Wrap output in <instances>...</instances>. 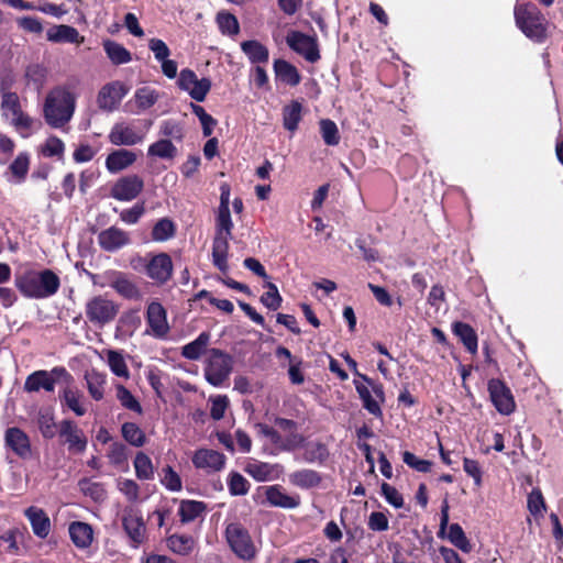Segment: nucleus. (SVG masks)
<instances>
[{"instance_id": "60", "label": "nucleus", "mask_w": 563, "mask_h": 563, "mask_svg": "<svg viewBox=\"0 0 563 563\" xmlns=\"http://www.w3.org/2000/svg\"><path fill=\"white\" fill-rule=\"evenodd\" d=\"M162 484L172 492H178L181 489V478L177 472L169 465H166L163 470Z\"/></svg>"}, {"instance_id": "25", "label": "nucleus", "mask_w": 563, "mask_h": 563, "mask_svg": "<svg viewBox=\"0 0 563 563\" xmlns=\"http://www.w3.org/2000/svg\"><path fill=\"white\" fill-rule=\"evenodd\" d=\"M232 234L216 233L212 242V263L222 273L229 268V240Z\"/></svg>"}, {"instance_id": "24", "label": "nucleus", "mask_w": 563, "mask_h": 563, "mask_svg": "<svg viewBox=\"0 0 563 563\" xmlns=\"http://www.w3.org/2000/svg\"><path fill=\"white\" fill-rule=\"evenodd\" d=\"M24 516L37 538L46 539L48 537L52 529L51 519L42 508L30 506L24 510Z\"/></svg>"}, {"instance_id": "37", "label": "nucleus", "mask_w": 563, "mask_h": 563, "mask_svg": "<svg viewBox=\"0 0 563 563\" xmlns=\"http://www.w3.org/2000/svg\"><path fill=\"white\" fill-rule=\"evenodd\" d=\"M210 341V333L209 332H201L194 341L189 342L188 344L184 345L181 349V355L191 361H196L200 358V356L206 351L208 344Z\"/></svg>"}, {"instance_id": "30", "label": "nucleus", "mask_w": 563, "mask_h": 563, "mask_svg": "<svg viewBox=\"0 0 563 563\" xmlns=\"http://www.w3.org/2000/svg\"><path fill=\"white\" fill-rule=\"evenodd\" d=\"M69 536L73 543L79 549L90 547L92 542V528L90 525L81 521H74L69 525Z\"/></svg>"}, {"instance_id": "35", "label": "nucleus", "mask_w": 563, "mask_h": 563, "mask_svg": "<svg viewBox=\"0 0 563 563\" xmlns=\"http://www.w3.org/2000/svg\"><path fill=\"white\" fill-rule=\"evenodd\" d=\"M110 286L125 299H137L140 297L137 286L121 272L117 273Z\"/></svg>"}, {"instance_id": "34", "label": "nucleus", "mask_w": 563, "mask_h": 563, "mask_svg": "<svg viewBox=\"0 0 563 563\" xmlns=\"http://www.w3.org/2000/svg\"><path fill=\"white\" fill-rule=\"evenodd\" d=\"M36 422L44 439L51 440L58 433V426L55 422V416L52 409H40Z\"/></svg>"}, {"instance_id": "45", "label": "nucleus", "mask_w": 563, "mask_h": 563, "mask_svg": "<svg viewBox=\"0 0 563 563\" xmlns=\"http://www.w3.org/2000/svg\"><path fill=\"white\" fill-rule=\"evenodd\" d=\"M134 470L135 475L141 481H150L154 478V467L152 460L147 454L140 451L134 457Z\"/></svg>"}, {"instance_id": "28", "label": "nucleus", "mask_w": 563, "mask_h": 563, "mask_svg": "<svg viewBox=\"0 0 563 563\" xmlns=\"http://www.w3.org/2000/svg\"><path fill=\"white\" fill-rule=\"evenodd\" d=\"M135 161L134 152L124 148L115 150L107 156L106 167L111 174H117L133 165Z\"/></svg>"}, {"instance_id": "26", "label": "nucleus", "mask_w": 563, "mask_h": 563, "mask_svg": "<svg viewBox=\"0 0 563 563\" xmlns=\"http://www.w3.org/2000/svg\"><path fill=\"white\" fill-rule=\"evenodd\" d=\"M289 483L300 489L317 488L322 483V475L312 468H301L289 474Z\"/></svg>"}, {"instance_id": "7", "label": "nucleus", "mask_w": 563, "mask_h": 563, "mask_svg": "<svg viewBox=\"0 0 563 563\" xmlns=\"http://www.w3.org/2000/svg\"><path fill=\"white\" fill-rule=\"evenodd\" d=\"M232 368L233 358L230 354L219 349L209 350L205 367V377L209 384L221 386L229 378Z\"/></svg>"}, {"instance_id": "5", "label": "nucleus", "mask_w": 563, "mask_h": 563, "mask_svg": "<svg viewBox=\"0 0 563 563\" xmlns=\"http://www.w3.org/2000/svg\"><path fill=\"white\" fill-rule=\"evenodd\" d=\"M52 373L56 378H63L64 387L58 394L62 407H66L78 417L84 416L87 412V408L82 402L84 394L75 385L71 374L63 366H55Z\"/></svg>"}, {"instance_id": "10", "label": "nucleus", "mask_w": 563, "mask_h": 563, "mask_svg": "<svg viewBox=\"0 0 563 563\" xmlns=\"http://www.w3.org/2000/svg\"><path fill=\"white\" fill-rule=\"evenodd\" d=\"M129 91L130 88L120 80H113L103 85L97 95L98 108L109 113L115 111Z\"/></svg>"}, {"instance_id": "57", "label": "nucleus", "mask_w": 563, "mask_h": 563, "mask_svg": "<svg viewBox=\"0 0 563 563\" xmlns=\"http://www.w3.org/2000/svg\"><path fill=\"white\" fill-rule=\"evenodd\" d=\"M265 287H267L268 290L262 295L261 302L271 310H277L283 301L277 286L271 282H267Z\"/></svg>"}, {"instance_id": "63", "label": "nucleus", "mask_w": 563, "mask_h": 563, "mask_svg": "<svg viewBox=\"0 0 563 563\" xmlns=\"http://www.w3.org/2000/svg\"><path fill=\"white\" fill-rule=\"evenodd\" d=\"M233 222L230 209H218L216 233L232 234Z\"/></svg>"}, {"instance_id": "41", "label": "nucleus", "mask_w": 563, "mask_h": 563, "mask_svg": "<svg viewBox=\"0 0 563 563\" xmlns=\"http://www.w3.org/2000/svg\"><path fill=\"white\" fill-rule=\"evenodd\" d=\"M79 36L78 31L70 25H55L47 31V40L55 43H75Z\"/></svg>"}, {"instance_id": "31", "label": "nucleus", "mask_w": 563, "mask_h": 563, "mask_svg": "<svg viewBox=\"0 0 563 563\" xmlns=\"http://www.w3.org/2000/svg\"><path fill=\"white\" fill-rule=\"evenodd\" d=\"M103 51L113 65H123L132 60V54L122 44L113 40L102 42Z\"/></svg>"}, {"instance_id": "3", "label": "nucleus", "mask_w": 563, "mask_h": 563, "mask_svg": "<svg viewBox=\"0 0 563 563\" xmlns=\"http://www.w3.org/2000/svg\"><path fill=\"white\" fill-rule=\"evenodd\" d=\"M517 27L532 42L544 43L549 37V21L532 2L516 3L514 8Z\"/></svg>"}, {"instance_id": "11", "label": "nucleus", "mask_w": 563, "mask_h": 563, "mask_svg": "<svg viewBox=\"0 0 563 563\" xmlns=\"http://www.w3.org/2000/svg\"><path fill=\"white\" fill-rule=\"evenodd\" d=\"M60 442L67 446L71 454H81L86 451L88 440L78 424L70 419H64L58 424Z\"/></svg>"}, {"instance_id": "44", "label": "nucleus", "mask_w": 563, "mask_h": 563, "mask_svg": "<svg viewBox=\"0 0 563 563\" xmlns=\"http://www.w3.org/2000/svg\"><path fill=\"white\" fill-rule=\"evenodd\" d=\"M122 438L132 446L141 448L146 442V434L134 422H124L121 427Z\"/></svg>"}, {"instance_id": "2", "label": "nucleus", "mask_w": 563, "mask_h": 563, "mask_svg": "<svg viewBox=\"0 0 563 563\" xmlns=\"http://www.w3.org/2000/svg\"><path fill=\"white\" fill-rule=\"evenodd\" d=\"M76 97L64 86L53 88L44 102V118L46 123L54 129H60L67 124L75 112Z\"/></svg>"}, {"instance_id": "33", "label": "nucleus", "mask_w": 563, "mask_h": 563, "mask_svg": "<svg viewBox=\"0 0 563 563\" xmlns=\"http://www.w3.org/2000/svg\"><path fill=\"white\" fill-rule=\"evenodd\" d=\"M241 49L249 57L252 64H265L268 62V48L256 40L242 42Z\"/></svg>"}, {"instance_id": "51", "label": "nucleus", "mask_w": 563, "mask_h": 563, "mask_svg": "<svg viewBox=\"0 0 563 563\" xmlns=\"http://www.w3.org/2000/svg\"><path fill=\"white\" fill-rule=\"evenodd\" d=\"M25 77L36 90H41L46 82L47 69L40 64H31L26 67Z\"/></svg>"}, {"instance_id": "32", "label": "nucleus", "mask_w": 563, "mask_h": 563, "mask_svg": "<svg viewBox=\"0 0 563 563\" xmlns=\"http://www.w3.org/2000/svg\"><path fill=\"white\" fill-rule=\"evenodd\" d=\"M207 510L203 501L183 499L179 504L178 516L181 523H189L202 516Z\"/></svg>"}, {"instance_id": "40", "label": "nucleus", "mask_w": 563, "mask_h": 563, "mask_svg": "<svg viewBox=\"0 0 563 563\" xmlns=\"http://www.w3.org/2000/svg\"><path fill=\"white\" fill-rule=\"evenodd\" d=\"M353 383H354L356 393L358 394V397L361 398V400L363 402V407L374 417L382 418L383 411H382L380 405L377 400H375L372 397V394H371L368 387L357 379H354Z\"/></svg>"}, {"instance_id": "50", "label": "nucleus", "mask_w": 563, "mask_h": 563, "mask_svg": "<svg viewBox=\"0 0 563 563\" xmlns=\"http://www.w3.org/2000/svg\"><path fill=\"white\" fill-rule=\"evenodd\" d=\"M249 481L238 472H231L228 478L229 493L232 496H244L250 490Z\"/></svg>"}, {"instance_id": "23", "label": "nucleus", "mask_w": 563, "mask_h": 563, "mask_svg": "<svg viewBox=\"0 0 563 563\" xmlns=\"http://www.w3.org/2000/svg\"><path fill=\"white\" fill-rule=\"evenodd\" d=\"M265 497L271 506L283 509H295L300 505L299 495H288L278 484L265 487Z\"/></svg>"}, {"instance_id": "56", "label": "nucleus", "mask_w": 563, "mask_h": 563, "mask_svg": "<svg viewBox=\"0 0 563 563\" xmlns=\"http://www.w3.org/2000/svg\"><path fill=\"white\" fill-rule=\"evenodd\" d=\"M255 429L258 433V435L266 438L271 444L277 450L282 452L283 446V437L280 433L273 427L266 424V423H256Z\"/></svg>"}, {"instance_id": "4", "label": "nucleus", "mask_w": 563, "mask_h": 563, "mask_svg": "<svg viewBox=\"0 0 563 563\" xmlns=\"http://www.w3.org/2000/svg\"><path fill=\"white\" fill-rule=\"evenodd\" d=\"M132 266L159 285L166 284L172 278L174 269L172 257L165 252L137 256L132 261Z\"/></svg>"}, {"instance_id": "48", "label": "nucleus", "mask_w": 563, "mask_h": 563, "mask_svg": "<svg viewBox=\"0 0 563 563\" xmlns=\"http://www.w3.org/2000/svg\"><path fill=\"white\" fill-rule=\"evenodd\" d=\"M319 125L322 140L328 146H335L340 143L341 137L334 121L330 119H322L320 120Z\"/></svg>"}, {"instance_id": "6", "label": "nucleus", "mask_w": 563, "mask_h": 563, "mask_svg": "<svg viewBox=\"0 0 563 563\" xmlns=\"http://www.w3.org/2000/svg\"><path fill=\"white\" fill-rule=\"evenodd\" d=\"M225 540L231 551L243 561H252L257 554L256 547L249 530L240 522H231L225 527Z\"/></svg>"}, {"instance_id": "18", "label": "nucleus", "mask_w": 563, "mask_h": 563, "mask_svg": "<svg viewBox=\"0 0 563 563\" xmlns=\"http://www.w3.org/2000/svg\"><path fill=\"white\" fill-rule=\"evenodd\" d=\"M131 243L126 231L112 225L98 234V244L106 252H117Z\"/></svg>"}, {"instance_id": "52", "label": "nucleus", "mask_w": 563, "mask_h": 563, "mask_svg": "<svg viewBox=\"0 0 563 563\" xmlns=\"http://www.w3.org/2000/svg\"><path fill=\"white\" fill-rule=\"evenodd\" d=\"M117 398L124 408L134 411L139 415L142 413L143 409L140 401L123 385L117 386Z\"/></svg>"}, {"instance_id": "20", "label": "nucleus", "mask_w": 563, "mask_h": 563, "mask_svg": "<svg viewBox=\"0 0 563 563\" xmlns=\"http://www.w3.org/2000/svg\"><path fill=\"white\" fill-rule=\"evenodd\" d=\"M192 464L197 468L208 470L209 472H219L224 467L225 456L216 450L199 449L192 456Z\"/></svg>"}, {"instance_id": "16", "label": "nucleus", "mask_w": 563, "mask_h": 563, "mask_svg": "<svg viewBox=\"0 0 563 563\" xmlns=\"http://www.w3.org/2000/svg\"><path fill=\"white\" fill-rule=\"evenodd\" d=\"M4 443L21 460L32 457L30 437L19 427H10L4 433Z\"/></svg>"}, {"instance_id": "54", "label": "nucleus", "mask_w": 563, "mask_h": 563, "mask_svg": "<svg viewBox=\"0 0 563 563\" xmlns=\"http://www.w3.org/2000/svg\"><path fill=\"white\" fill-rule=\"evenodd\" d=\"M134 98L137 108L141 110H146L157 102L158 95L154 89L143 87L135 91Z\"/></svg>"}, {"instance_id": "36", "label": "nucleus", "mask_w": 563, "mask_h": 563, "mask_svg": "<svg viewBox=\"0 0 563 563\" xmlns=\"http://www.w3.org/2000/svg\"><path fill=\"white\" fill-rule=\"evenodd\" d=\"M167 548L176 554L188 555L195 547V539L189 534L174 533L166 538Z\"/></svg>"}, {"instance_id": "59", "label": "nucleus", "mask_w": 563, "mask_h": 563, "mask_svg": "<svg viewBox=\"0 0 563 563\" xmlns=\"http://www.w3.org/2000/svg\"><path fill=\"white\" fill-rule=\"evenodd\" d=\"M65 152L64 142L55 135H51L46 139L45 143L42 146V154L45 157H62Z\"/></svg>"}, {"instance_id": "21", "label": "nucleus", "mask_w": 563, "mask_h": 563, "mask_svg": "<svg viewBox=\"0 0 563 563\" xmlns=\"http://www.w3.org/2000/svg\"><path fill=\"white\" fill-rule=\"evenodd\" d=\"M146 321L157 338H164L169 331L166 310L159 302L153 301L147 306Z\"/></svg>"}, {"instance_id": "17", "label": "nucleus", "mask_w": 563, "mask_h": 563, "mask_svg": "<svg viewBox=\"0 0 563 563\" xmlns=\"http://www.w3.org/2000/svg\"><path fill=\"white\" fill-rule=\"evenodd\" d=\"M108 139L117 146H133L143 142L144 133L124 122H118L112 126Z\"/></svg>"}, {"instance_id": "8", "label": "nucleus", "mask_w": 563, "mask_h": 563, "mask_svg": "<svg viewBox=\"0 0 563 563\" xmlns=\"http://www.w3.org/2000/svg\"><path fill=\"white\" fill-rule=\"evenodd\" d=\"M177 86L180 90L188 92L195 101L202 102L209 93L212 84L209 78L203 77L199 79L192 69L184 68L179 73Z\"/></svg>"}, {"instance_id": "27", "label": "nucleus", "mask_w": 563, "mask_h": 563, "mask_svg": "<svg viewBox=\"0 0 563 563\" xmlns=\"http://www.w3.org/2000/svg\"><path fill=\"white\" fill-rule=\"evenodd\" d=\"M452 332L463 343L467 352L471 354L477 353L478 336L472 325L463 321H455L452 323Z\"/></svg>"}, {"instance_id": "13", "label": "nucleus", "mask_w": 563, "mask_h": 563, "mask_svg": "<svg viewBox=\"0 0 563 563\" xmlns=\"http://www.w3.org/2000/svg\"><path fill=\"white\" fill-rule=\"evenodd\" d=\"M286 43L309 63H317L321 57L317 38L300 31H290L286 36Z\"/></svg>"}, {"instance_id": "14", "label": "nucleus", "mask_w": 563, "mask_h": 563, "mask_svg": "<svg viewBox=\"0 0 563 563\" xmlns=\"http://www.w3.org/2000/svg\"><path fill=\"white\" fill-rule=\"evenodd\" d=\"M122 527L132 548H139L146 541V526L140 511L125 509L122 516Z\"/></svg>"}, {"instance_id": "22", "label": "nucleus", "mask_w": 563, "mask_h": 563, "mask_svg": "<svg viewBox=\"0 0 563 563\" xmlns=\"http://www.w3.org/2000/svg\"><path fill=\"white\" fill-rule=\"evenodd\" d=\"M60 378H56V376L51 372L45 369H38L31 373L25 382H24V390L27 393H37L41 389H44L47 393H53L55 389V384Z\"/></svg>"}, {"instance_id": "53", "label": "nucleus", "mask_w": 563, "mask_h": 563, "mask_svg": "<svg viewBox=\"0 0 563 563\" xmlns=\"http://www.w3.org/2000/svg\"><path fill=\"white\" fill-rule=\"evenodd\" d=\"M159 134H162L164 139H173L177 142H181L185 136L181 123L172 119L162 122Z\"/></svg>"}, {"instance_id": "61", "label": "nucleus", "mask_w": 563, "mask_h": 563, "mask_svg": "<svg viewBox=\"0 0 563 563\" xmlns=\"http://www.w3.org/2000/svg\"><path fill=\"white\" fill-rule=\"evenodd\" d=\"M404 462L411 468L421 473H429L432 467V462L429 460L419 459L413 453L405 451L402 453Z\"/></svg>"}, {"instance_id": "39", "label": "nucleus", "mask_w": 563, "mask_h": 563, "mask_svg": "<svg viewBox=\"0 0 563 563\" xmlns=\"http://www.w3.org/2000/svg\"><path fill=\"white\" fill-rule=\"evenodd\" d=\"M277 465L267 462L253 461L245 465L244 471L257 482H266L274 478Z\"/></svg>"}, {"instance_id": "29", "label": "nucleus", "mask_w": 563, "mask_h": 563, "mask_svg": "<svg viewBox=\"0 0 563 563\" xmlns=\"http://www.w3.org/2000/svg\"><path fill=\"white\" fill-rule=\"evenodd\" d=\"M274 73L276 80L291 87L298 86L301 81V75L297 67L282 58L274 60Z\"/></svg>"}, {"instance_id": "15", "label": "nucleus", "mask_w": 563, "mask_h": 563, "mask_svg": "<svg viewBox=\"0 0 563 563\" xmlns=\"http://www.w3.org/2000/svg\"><path fill=\"white\" fill-rule=\"evenodd\" d=\"M144 181L139 175H128L119 178L110 189V196L119 201H131L143 190Z\"/></svg>"}, {"instance_id": "58", "label": "nucleus", "mask_w": 563, "mask_h": 563, "mask_svg": "<svg viewBox=\"0 0 563 563\" xmlns=\"http://www.w3.org/2000/svg\"><path fill=\"white\" fill-rule=\"evenodd\" d=\"M217 21L223 34L235 35L240 31L238 19L229 12L218 13Z\"/></svg>"}, {"instance_id": "49", "label": "nucleus", "mask_w": 563, "mask_h": 563, "mask_svg": "<svg viewBox=\"0 0 563 563\" xmlns=\"http://www.w3.org/2000/svg\"><path fill=\"white\" fill-rule=\"evenodd\" d=\"M449 540L457 549L465 553L472 551V544L467 539L463 528L459 523H452L449 528Z\"/></svg>"}, {"instance_id": "1", "label": "nucleus", "mask_w": 563, "mask_h": 563, "mask_svg": "<svg viewBox=\"0 0 563 563\" xmlns=\"http://www.w3.org/2000/svg\"><path fill=\"white\" fill-rule=\"evenodd\" d=\"M14 285L25 298L46 299L57 294L60 288V278L49 268L26 269L15 274Z\"/></svg>"}, {"instance_id": "64", "label": "nucleus", "mask_w": 563, "mask_h": 563, "mask_svg": "<svg viewBox=\"0 0 563 563\" xmlns=\"http://www.w3.org/2000/svg\"><path fill=\"white\" fill-rule=\"evenodd\" d=\"M145 212V203L137 202L132 208L124 209L120 213V219L128 224H135Z\"/></svg>"}, {"instance_id": "43", "label": "nucleus", "mask_w": 563, "mask_h": 563, "mask_svg": "<svg viewBox=\"0 0 563 563\" xmlns=\"http://www.w3.org/2000/svg\"><path fill=\"white\" fill-rule=\"evenodd\" d=\"M89 395L97 401L104 395L106 375L96 371L87 372L85 375Z\"/></svg>"}, {"instance_id": "19", "label": "nucleus", "mask_w": 563, "mask_h": 563, "mask_svg": "<svg viewBox=\"0 0 563 563\" xmlns=\"http://www.w3.org/2000/svg\"><path fill=\"white\" fill-rule=\"evenodd\" d=\"M301 450L302 452L295 459L308 464L323 465L330 456L328 445L321 441H306Z\"/></svg>"}, {"instance_id": "62", "label": "nucleus", "mask_w": 563, "mask_h": 563, "mask_svg": "<svg viewBox=\"0 0 563 563\" xmlns=\"http://www.w3.org/2000/svg\"><path fill=\"white\" fill-rule=\"evenodd\" d=\"M107 456L112 465L121 466L128 461L126 446L114 442L110 445Z\"/></svg>"}, {"instance_id": "46", "label": "nucleus", "mask_w": 563, "mask_h": 563, "mask_svg": "<svg viewBox=\"0 0 563 563\" xmlns=\"http://www.w3.org/2000/svg\"><path fill=\"white\" fill-rule=\"evenodd\" d=\"M175 233V223L168 218H162L154 224L151 235L153 241L163 242L172 239Z\"/></svg>"}, {"instance_id": "55", "label": "nucleus", "mask_w": 563, "mask_h": 563, "mask_svg": "<svg viewBox=\"0 0 563 563\" xmlns=\"http://www.w3.org/2000/svg\"><path fill=\"white\" fill-rule=\"evenodd\" d=\"M108 364L111 369V372L118 376V377H129V369L126 366V363L124 361V357L121 353L117 351H109L108 352Z\"/></svg>"}, {"instance_id": "38", "label": "nucleus", "mask_w": 563, "mask_h": 563, "mask_svg": "<svg viewBox=\"0 0 563 563\" xmlns=\"http://www.w3.org/2000/svg\"><path fill=\"white\" fill-rule=\"evenodd\" d=\"M302 118V104L298 100H292L283 108V125L286 130L295 132L298 129Z\"/></svg>"}, {"instance_id": "47", "label": "nucleus", "mask_w": 563, "mask_h": 563, "mask_svg": "<svg viewBox=\"0 0 563 563\" xmlns=\"http://www.w3.org/2000/svg\"><path fill=\"white\" fill-rule=\"evenodd\" d=\"M30 168V155L26 152H21L10 164L9 170L15 178L16 183L25 180Z\"/></svg>"}, {"instance_id": "9", "label": "nucleus", "mask_w": 563, "mask_h": 563, "mask_svg": "<svg viewBox=\"0 0 563 563\" xmlns=\"http://www.w3.org/2000/svg\"><path fill=\"white\" fill-rule=\"evenodd\" d=\"M119 306L102 296H95L86 303V317L93 324H107L114 320Z\"/></svg>"}, {"instance_id": "42", "label": "nucleus", "mask_w": 563, "mask_h": 563, "mask_svg": "<svg viewBox=\"0 0 563 563\" xmlns=\"http://www.w3.org/2000/svg\"><path fill=\"white\" fill-rule=\"evenodd\" d=\"M147 155L164 159H174L177 155V148L168 139H161L148 146Z\"/></svg>"}, {"instance_id": "12", "label": "nucleus", "mask_w": 563, "mask_h": 563, "mask_svg": "<svg viewBox=\"0 0 563 563\" xmlns=\"http://www.w3.org/2000/svg\"><path fill=\"white\" fill-rule=\"evenodd\" d=\"M490 401L496 410L505 416L512 413L516 409L515 398L510 388L499 378H492L487 383Z\"/></svg>"}]
</instances>
